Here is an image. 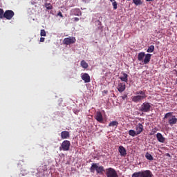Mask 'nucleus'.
I'll return each instance as SVG.
<instances>
[{"label": "nucleus", "mask_w": 177, "mask_h": 177, "mask_svg": "<svg viewBox=\"0 0 177 177\" xmlns=\"http://www.w3.org/2000/svg\"><path fill=\"white\" fill-rule=\"evenodd\" d=\"M146 90H139L135 92L136 95H132L131 97V101L134 103L142 102L147 97Z\"/></svg>", "instance_id": "f257e3e1"}, {"label": "nucleus", "mask_w": 177, "mask_h": 177, "mask_svg": "<svg viewBox=\"0 0 177 177\" xmlns=\"http://www.w3.org/2000/svg\"><path fill=\"white\" fill-rule=\"evenodd\" d=\"M99 163L91 164V167H90V172L94 174L97 172V174H102L105 171L104 167L103 166H99Z\"/></svg>", "instance_id": "f03ea898"}, {"label": "nucleus", "mask_w": 177, "mask_h": 177, "mask_svg": "<svg viewBox=\"0 0 177 177\" xmlns=\"http://www.w3.org/2000/svg\"><path fill=\"white\" fill-rule=\"evenodd\" d=\"M131 177H153V174L149 170H145L138 172H135L131 175Z\"/></svg>", "instance_id": "7ed1b4c3"}, {"label": "nucleus", "mask_w": 177, "mask_h": 177, "mask_svg": "<svg viewBox=\"0 0 177 177\" xmlns=\"http://www.w3.org/2000/svg\"><path fill=\"white\" fill-rule=\"evenodd\" d=\"M167 118H168V123L171 126H173L177 123V118L173 115L172 112H168L167 113H165L164 119Z\"/></svg>", "instance_id": "20e7f679"}, {"label": "nucleus", "mask_w": 177, "mask_h": 177, "mask_svg": "<svg viewBox=\"0 0 177 177\" xmlns=\"http://www.w3.org/2000/svg\"><path fill=\"white\" fill-rule=\"evenodd\" d=\"M151 103L149 102H144L139 107V111L142 113H149L151 111Z\"/></svg>", "instance_id": "39448f33"}, {"label": "nucleus", "mask_w": 177, "mask_h": 177, "mask_svg": "<svg viewBox=\"0 0 177 177\" xmlns=\"http://www.w3.org/2000/svg\"><path fill=\"white\" fill-rule=\"evenodd\" d=\"M71 147V142L68 140L63 141L61 147H59L60 151H68Z\"/></svg>", "instance_id": "423d86ee"}, {"label": "nucleus", "mask_w": 177, "mask_h": 177, "mask_svg": "<svg viewBox=\"0 0 177 177\" xmlns=\"http://www.w3.org/2000/svg\"><path fill=\"white\" fill-rule=\"evenodd\" d=\"M76 42V38L75 37H66L64 38L63 43L64 45L66 46H70L72 44H75Z\"/></svg>", "instance_id": "0eeeda50"}, {"label": "nucleus", "mask_w": 177, "mask_h": 177, "mask_svg": "<svg viewBox=\"0 0 177 177\" xmlns=\"http://www.w3.org/2000/svg\"><path fill=\"white\" fill-rule=\"evenodd\" d=\"M106 171V177H119L117 171L113 168H108Z\"/></svg>", "instance_id": "6e6552de"}, {"label": "nucleus", "mask_w": 177, "mask_h": 177, "mask_svg": "<svg viewBox=\"0 0 177 177\" xmlns=\"http://www.w3.org/2000/svg\"><path fill=\"white\" fill-rule=\"evenodd\" d=\"M15 16V12L12 10H7L4 12V18L7 20H11L12 18Z\"/></svg>", "instance_id": "1a4fd4ad"}, {"label": "nucleus", "mask_w": 177, "mask_h": 177, "mask_svg": "<svg viewBox=\"0 0 177 177\" xmlns=\"http://www.w3.org/2000/svg\"><path fill=\"white\" fill-rule=\"evenodd\" d=\"M94 118H95V120H97V122L101 124L104 122V118L102 112H100V111L97 112L95 113V116H94Z\"/></svg>", "instance_id": "9d476101"}, {"label": "nucleus", "mask_w": 177, "mask_h": 177, "mask_svg": "<svg viewBox=\"0 0 177 177\" xmlns=\"http://www.w3.org/2000/svg\"><path fill=\"white\" fill-rule=\"evenodd\" d=\"M144 130V126L142 123H138L137 126H136V133L137 135H140Z\"/></svg>", "instance_id": "9b49d317"}, {"label": "nucleus", "mask_w": 177, "mask_h": 177, "mask_svg": "<svg viewBox=\"0 0 177 177\" xmlns=\"http://www.w3.org/2000/svg\"><path fill=\"white\" fill-rule=\"evenodd\" d=\"M126 89V84L124 82H119L118 84V91H119V93H122Z\"/></svg>", "instance_id": "f8f14e48"}, {"label": "nucleus", "mask_w": 177, "mask_h": 177, "mask_svg": "<svg viewBox=\"0 0 177 177\" xmlns=\"http://www.w3.org/2000/svg\"><path fill=\"white\" fill-rule=\"evenodd\" d=\"M156 139L158 142L160 143H165L166 140V138L162 136V134H161V133H156Z\"/></svg>", "instance_id": "ddd939ff"}, {"label": "nucleus", "mask_w": 177, "mask_h": 177, "mask_svg": "<svg viewBox=\"0 0 177 177\" xmlns=\"http://www.w3.org/2000/svg\"><path fill=\"white\" fill-rule=\"evenodd\" d=\"M82 80L84 81V83H89L91 82V76L88 73H83L82 75Z\"/></svg>", "instance_id": "4468645a"}, {"label": "nucleus", "mask_w": 177, "mask_h": 177, "mask_svg": "<svg viewBox=\"0 0 177 177\" xmlns=\"http://www.w3.org/2000/svg\"><path fill=\"white\" fill-rule=\"evenodd\" d=\"M151 54L147 53V54L145 55V58L143 60L144 64H149L151 60Z\"/></svg>", "instance_id": "2eb2a0df"}, {"label": "nucleus", "mask_w": 177, "mask_h": 177, "mask_svg": "<svg viewBox=\"0 0 177 177\" xmlns=\"http://www.w3.org/2000/svg\"><path fill=\"white\" fill-rule=\"evenodd\" d=\"M71 12L75 15V16H82V12L80 8H74L71 10Z\"/></svg>", "instance_id": "dca6fc26"}, {"label": "nucleus", "mask_w": 177, "mask_h": 177, "mask_svg": "<svg viewBox=\"0 0 177 177\" xmlns=\"http://www.w3.org/2000/svg\"><path fill=\"white\" fill-rule=\"evenodd\" d=\"M61 138L63 140L68 139L70 138V133L69 131H62L61 133Z\"/></svg>", "instance_id": "f3484780"}, {"label": "nucleus", "mask_w": 177, "mask_h": 177, "mask_svg": "<svg viewBox=\"0 0 177 177\" xmlns=\"http://www.w3.org/2000/svg\"><path fill=\"white\" fill-rule=\"evenodd\" d=\"M119 153H120L121 156L125 157L127 156V150L122 147V145L119 147Z\"/></svg>", "instance_id": "a211bd4d"}, {"label": "nucleus", "mask_w": 177, "mask_h": 177, "mask_svg": "<svg viewBox=\"0 0 177 177\" xmlns=\"http://www.w3.org/2000/svg\"><path fill=\"white\" fill-rule=\"evenodd\" d=\"M145 57V52H140L138 55V60L139 62H143Z\"/></svg>", "instance_id": "6ab92c4d"}, {"label": "nucleus", "mask_w": 177, "mask_h": 177, "mask_svg": "<svg viewBox=\"0 0 177 177\" xmlns=\"http://www.w3.org/2000/svg\"><path fill=\"white\" fill-rule=\"evenodd\" d=\"M128 77V74H127L126 73H122V76H120V80L124 82H127Z\"/></svg>", "instance_id": "aec40b11"}, {"label": "nucleus", "mask_w": 177, "mask_h": 177, "mask_svg": "<svg viewBox=\"0 0 177 177\" xmlns=\"http://www.w3.org/2000/svg\"><path fill=\"white\" fill-rule=\"evenodd\" d=\"M118 124L119 123L118 122H117V120H113L109 124H108V127L117 128L118 127Z\"/></svg>", "instance_id": "412c9836"}, {"label": "nucleus", "mask_w": 177, "mask_h": 177, "mask_svg": "<svg viewBox=\"0 0 177 177\" xmlns=\"http://www.w3.org/2000/svg\"><path fill=\"white\" fill-rule=\"evenodd\" d=\"M80 66H82V68L84 69H86L88 67V63L84 59L80 62Z\"/></svg>", "instance_id": "4be33fe9"}, {"label": "nucleus", "mask_w": 177, "mask_h": 177, "mask_svg": "<svg viewBox=\"0 0 177 177\" xmlns=\"http://www.w3.org/2000/svg\"><path fill=\"white\" fill-rule=\"evenodd\" d=\"M132 2L136 6H142L143 4L142 0H132Z\"/></svg>", "instance_id": "5701e85b"}, {"label": "nucleus", "mask_w": 177, "mask_h": 177, "mask_svg": "<svg viewBox=\"0 0 177 177\" xmlns=\"http://www.w3.org/2000/svg\"><path fill=\"white\" fill-rule=\"evenodd\" d=\"M154 50H155V46L151 45L148 47L147 52L149 53H153Z\"/></svg>", "instance_id": "b1692460"}, {"label": "nucleus", "mask_w": 177, "mask_h": 177, "mask_svg": "<svg viewBox=\"0 0 177 177\" xmlns=\"http://www.w3.org/2000/svg\"><path fill=\"white\" fill-rule=\"evenodd\" d=\"M145 158L150 161H152L153 160V157L151 155V153H149V152H146Z\"/></svg>", "instance_id": "393cba45"}, {"label": "nucleus", "mask_w": 177, "mask_h": 177, "mask_svg": "<svg viewBox=\"0 0 177 177\" xmlns=\"http://www.w3.org/2000/svg\"><path fill=\"white\" fill-rule=\"evenodd\" d=\"M128 134L131 137H135V136H138V134H137L136 131H135V130H129Z\"/></svg>", "instance_id": "a878e982"}, {"label": "nucleus", "mask_w": 177, "mask_h": 177, "mask_svg": "<svg viewBox=\"0 0 177 177\" xmlns=\"http://www.w3.org/2000/svg\"><path fill=\"white\" fill-rule=\"evenodd\" d=\"M45 7L48 10H53V6L51 5L50 3H45Z\"/></svg>", "instance_id": "bb28decb"}, {"label": "nucleus", "mask_w": 177, "mask_h": 177, "mask_svg": "<svg viewBox=\"0 0 177 177\" xmlns=\"http://www.w3.org/2000/svg\"><path fill=\"white\" fill-rule=\"evenodd\" d=\"M157 129H156V127H155L154 129H152V130L151 131V132L149 133V135L150 136H153V135H155L156 133V132H157Z\"/></svg>", "instance_id": "cd10ccee"}, {"label": "nucleus", "mask_w": 177, "mask_h": 177, "mask_svg": "<svg viewBox=\"0 0 177 177\" xmlns=\"http://www.w3.org/2000/svg\"><path fill=\"white\" fill-rule=\"evenodd\" d=\"M4 10L2 8H0V19L4 18Z\"/></svg>", "instance_id": "c85d7f7f"}, {"label": "nucleus", "mask_w": 177, "mask_h": 177, "mask_svg": "<svg viewBox=\"0 0 177 177\" xmlns=\"http://www.w3.org/2000/svg\"><path fill=\"white\" fill-rule=\"evenodd\" d=\"M40 35H41V37H46V32L44 29L41 30Z\"/></svg>", "instance_id": "c756f323"}, {"label": "nucleus", "mask_w": 177, "mask_h": 177, "mask_svg": "<svg viewBox=\"0 0 177 177\" xmlns=\"http://www.w3.org/2000/svg\"><path fill=\"white\" fill-rule=\"evenodd\" d=\"M112 6H113V10H116L118 9V3L114 1L112 3Z\"/></svg>", "instance_id": "7c9ffc66"}, {"label": "nucleus", "mask_w": 177, "mask_h": 177, "mask_svg": "<svg viewBox=\"0 0 177 177\" xmlns=\"http://www.w3.org/2000/svg\"><path fill=\"white\" fill-rule=\"evenodd\" d=\"M127 97V94H124L123 95L121 96V98L122 99V100H125V99Z\"/></svg>", "instance_id": "2f4dec72"}, {"label": "nucleus", "mask_w": 177, "mask_h": 177, "mask_svg": "<svg viewBox=\"0 0 177 177\" xmlns=\"http://www.w3.org/2000/svg\"><path fill=\"white\" fill-rule=\"evenodd\" d=\"M73 19H74L75 22H77L80 21V18H78V17H74Z\"/></svg>", "instance_id": "473e14b6"}, {"label": "nucleus", "mask_w": 177, "mask_h": 177, "mask_svg": "<svg viewBox=\"0 0 177 177\" xmlns=\"http://www.w3.org/2000/svg\"><path fill=\"white\" fill-rule=\"evenodd\" d=\"M58 16H59V17H62V18H63V17H64V16H63V15H62V12H59V13H58Z\"/></svg>", "instance_id": "72a5a7b5"}, {"label": "nucleus", "mask_w": 177, "mask_h": 177, "mask_svg": "<svg viewBox=\"0 0 177 177\" xmlns=\"http://www.w3.org/2000/svg\"><path fill=\"white\" fill-rule=\"evenodd\" d=\"M44 41H45V38L44 37H41L40 42L43 43V42H44Z\"/></svg>", "instance_id": "f704fd0d"}, {"label": "nucleus", "mask_w": 177, "mask_h": 177, "mask_svg": "<svg viewBox=\"0 0 177 177\" xmlns=\"http://www.w3.org/2000/svg\"><path fill=\"white\" fill-rule=\"evenodd\" d=\"M102 93L107 94L109 93L108 90H104V91H102Z\"/></svg>", "instance_id": "c9c22d12"}, {"label": "nucleus", "mask_w": 177, "mask_h": 177, "mask_svg": "<svg viewBox=\"0 0 177 177\" xmlns=\"http://www.w3.org/2000/svg\"><path fill=\"white\" fill-rule=\"evenodd\" d=\"M109 1H111V3H114L115 2V0H109Z\"/></svg>", "instance_id": "e433bc0d"}, {"label": "nucleus", "mask_w": 177, "mask_h": 177, "mask_svg": "<svg viewBox=\"0 0 177 177\" xmlns=\"http://www.w3.org/2000/svg\"><path fill=\"white\" fill-rule=\"evenodd\" d=\"M97 22L98 23V24H102V23L100 20H97Z\"/></svg>", "instance_id": "4c0bfd02"}, {"label": "nucleus", "mask_w": 177, "mask_h": 177, "mask_svg": "<svg viewBox=\"0 0 177 177\" xmlns=\"http://www.w3.org/2000/svg\"><path fill=\"white\" fill-rule=\"evenodd\" d=\"M153 0H146L147 2H151L153 1Z\"/></svg>", "instance_id": "58836bf2"}, {"label": "nucleus", "mask_w": 177, "mask_h": 177, "mask_svg": "<svg viewBox=\"0 0 177 177\" xmlns=\"http://www.w3.org/2000/svg\"><path fill=\"white\" fill-rule=\"evenodd\" d=\"M167 156H170V154H169V153H167Z\"/></svg>", "instance_id": "ea45409f"}, {"label": "nucleus", "mask_w": 177, "mask_h": 177, "mask_svg": "<svg viewBox=\"0 0 177 177\" xmlns=\"http://www.w3.org/2000/svg\"><path fill=\"white\" fill-rule=\"evenodd\" d=\"M125 0H122V1H124ZM127 1H130L131 0H127Z\"/></svg>", "instance_id": "a19ab883"}, {"label": "nucleus", "mask_w": 177, "mask_h": 177, "mask_svg": "<svg viewBox=\"0 0 177 177\" xmlns=\"http://www.w3.org/2000/svg\"><path fill=\"white\" fill-rule=\"evenodd\" d=\"M176 17L177 18V14L176 15Z\"/></svg>", "instance_id": "79ce46f5"}, {"label": "nucleus", "mask_w": 177, "mask_h": 177, "mask_svg": "<svg viewBox=\"0 0 177 177\" xmlns=\"http://www.w3.org/2000/svg\"><path fill=\"white\" fill-rule=\"evenodd\" d=\"M176 82H177V78H176Z\"/></svg>", "instance_id": "37998d69"}, {"label": "nucleus", "mask_w": 177, "mask_h": 177, "mask_svg": "<svg viewBox=\"0 0 177 177\" xmlns=\"http://www.w3.org/2000/svg\"><path fill=\"white\" fill-rule=\"evenodd\" d=\"M176 133H177V131H176Z\"/></svg>", "instance_id": "c03bdc74"}]
</instances>
